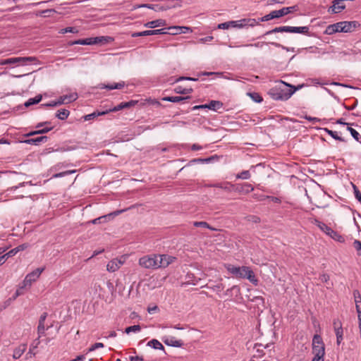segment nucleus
Listing matches in <instances>:
<instances>
[{"label":"nucleus","instance_id":"obj_1","mask_svg":"<svg viewBox=\"0 0 361 361\" xmlns=\"http://www.w3.org/2000/svg\"><path fill=\"white\" fill-rule=\"evenodd\" d=\"M175 257L167 255H147L139 259L138 264L147 269L166 268L173 262Z\"/></svg>","mask_w":361,"mask_h":361},{"label":"nucleus","instance_id":"obj_2","mask_svg":"<svg viewBox=\"0 0 361 361\" xmlns=\"http://www.w3.org/2000/svg\"><path fill=\"white\" fill-rule=\"evenodd\" d=\"M283 84L286 87H290V89L287 87L284 89L281 87H274L271 89L269 92V94L272 99L282 101L288 100L297 90V88L289 85L286 82H283Z\"/></svg>","mask_w":361,"mask_h":361},{"label":"nucleus","instance_id":"obj_3","mask_svg":"<svg viewBox=\"0 0 361 361\" xmlns=\"http://www.w3.org/2000/svg\"><path fill=\"white\" fill-rule=\"evenodd\" d=\"M255 19L252 18H243L239 20H231L220 23L218 25L219 29H228L230 27L243 28L247 27H254L257 25Z\"/></svg>","mask_w":361,"mask_h":361},{"label":"nucleus","instance_id":"obj_4","mask_svg":"<svg viewBox=\"0 0 361 361\" xmlns=\"http://www.w3.org/2000/svg\"><path fill=\"white\" fill-rule=\"evenodd\" d=\"M293 32V33H300L304 35L309 34V27L303 26V27H291V26H281L277 27L274 29L267 32L266 35H269L271 33L276 32Z\"/></svg>","mask_w":361,"mask_h":361},{"label":"nucleus","instance_id":"obj_5","mask_svg":"<svg viewBox=\"0 0 361 361\" xmlns=\"http://www.w3.org/2000/svg\"><path fill=\"white\" fill-rule=\"evenodd\" d=\"M312 353L314 355L324 356L325 345L322 338L319 334H315L312 338Z\"/></svg>","mask_w":361,"mask_h":361},{"label":"nucleus","instance_id":"obj_6","mask_svg":"<svg viewBox=\"0 0 361 361\" xmlns=\"http://www.w3.org/2000/svg\"><path fill=\"white\" fill-rule=\"evenodd\" d=\"M8 65L26 66L30 63H39L38 59L35 56L13 57L8 59Z\"/></svg>","mask_w":361,"mask_h":361},{"label":"nucleus","instance_id":"obj_7","mask_svg":"<svg viewBox=\"0 0 361 361\" xmlns=\"http://www.w3.org/2000/svg\"><path fill=\"white\" fill-rule=\"evenodd\" d=\"M239 271L237 274L236 278L239 279H247L251 283L254 284H257V279L255 277V275L253 271L248 267L243 266L238 267Z\"/></svg>","mask_w":361,"mask_h":361},{"label":"nucleus","instance_id":"obj_8","mask_svg":"<svg viewBox=\"0 0 361 361\" xmlns=\"http://www.w3.org/2000/svg\"><path fill=\"white\" fill-rule=\"evenodd\" d=\"M44 268H37L33 271L27 274L23 281V287H30L33 282H35L44 271Z\"/></svg>","mask_w":361,"mask_h":361},{"label":"nucleus","instance_id":"obj_9","mask_svg":"<svg viewBox=\"0 0 361 361\" xmlns=\"http://www.w3.org/2000/svg\"><path fill=\"white\" fill-rule=\"evenodd\" d=\"M126 257L123 255L120 257L114 258L110 260L106 264V270L109 272H115L118 271L123 264L126 262Z\"/></svg>","mask_w":361,"mask_h":361},{"label":"nucleus","instance_id":"obj_10","mask_svg":"<svg viewBox=\"0 0 361 361\" xmlns=\"http://www.w3.org/2000/svg\"><path fill=\"white\" fill-rule=\"evenodd\" d=\"M318 226L322 231H324L326 235H329L334 240L340 243L344 242L345 239L341 234H339L337 231H334L324 223L320 222Z\"/></svg>","mask_w":361,"mask_h":361},{"label":"nucleus","instance_id":"obj_11","mask_svg":"<svg viewBox=\"0 0 361 361\" xmlns=\"http://www.w3.org/2000/svg\"><path fill=\"white\" fill-rule=\"evenodd\" d=\"M78 99V94L76 92H71L68 94L61 96L59 101L56 102H51L45 104L47 106H56L62 104H68L75 101Z\"/></svg>","mask_w":361,"mask_h":361},{"label":"nucleus","instance_id":"obj_12","mask_svg":"<svg viewBox=\"0 0 361 361\" xmlns=\"http://www.w3.org/2000/svg\"><path fill=\"white\" fill-rule=\"evenodd\" d=\"M341 26L342 27V32H351L356 27L360 26L357 21H341Z\"/></svg>","mask_w":361,"mask_h":361},{"label":"nucleus","instance_id":"obj_13","mask_svg":"<svg viewBox=\"0 0 361 361\" xmlns=\"http://www.w3.org/2000/svg\"><path fill=\"white\" fill-rule=\"evenodd\" d=\"M298 10L297 6H293L289 7H283L280 10L274 11V13L275 15L276 18H279L280 17L284 16L288 13H293Z\"/></svg>","mask_w":361,"mask_h":361},{"label":"nucleus","instance_id":"obj_14","mask_svg":"<svg viewBox=\"0 0 361 361\" xmlns=\"http://www.w3.org/2000/svg\"><path fill=\"white\" fill-rule=\"evenodd\" d=\"M336 32H342V27L340 22L328 25L324 31L325 34L329 35Z\"/></svg>","mask_w":361,"mask_h":361},{"label":"nucleus","instance_id":"obj_15","mask_svg":"<svg viewBox=\"0 0 361 361\" xmlns=\"http://www.w3.org/2000/svg\"><path fill=\"white\" fill-rule=\"evenodd\" d=\"M124 86H125V82L123 81H121L119 82H113V83H110V84H107V85H105V84L99 85V87L101 89H107L109 90H116V89L120 90V89H122Z\"/></svg>","mask_w":361,"mask_h":361},{"label":"nucleus","instance_id":"obj_16","mask_svg":"<svg viewBox=\"0 0 361 361\" xmlns=\"http://www.w3.org/2000/svg\"><path fill=\"white\" fill-rule=\"evenodd\" d=\"M92 44H108L111 43L114 41V38L109 36H102V37H92Z\"/></svg>","mask_w":361,"mask_h":361},{"label":"nucleus","instance_id":"obj_17","mask_svg":"<svg viewBox=\"0 0 361 361\" xmlns=\"http://www.w3.org/2000/svg\"><path fill=\"white\" fill-rule=\"evenodd\" d=\"M235 187V188L234 190L239 192L249 193L250 192H252L254 190L253 186L247 183L237 185Z\"/></svg>","mask_w":361,"mask_h":361},{"label":"nucleus","instance_id":"obj_18","mask_svg":"<svg viewBox=\"0 0 361 361\" xmlns=\"http://www.w3.org/2000/svg\"><path fill=\"white\" fill-rule=\"evenodd\" d=\"M338 0L334 1L333 6L330 8L331 9V12L334 13H341L345 8V6L343 3V1H341V3H338Z\"/></svg>","mask_w":361,"mask_h":361},{"label":"nucleus","instance_id":"obj_19","mask_svg":"<svg viewBox=\"0 0 361 361\" xmlns=\"http://www.w3.org/2000/svg\"><path fill=\"white\" fill-rule=\"evenodd\" d=\"M166 25V21L162 19H158L152 21H149L145 24V27L149 28H154L157 27H161Z\"/></svg>","mask_w":361,"mask_h":361},{"label":"nucleus","instance_id":"obj_20","mask_svg":"<svg viewBox=\"0 0 361 361\" xmlns=\"http://www.w3.org/2000/svg\"><path fill=\"white\" fill-rule=\"evenodd\" d=\"M137 102L133 100L128 102H122L118 106H115L113 109H110L109 111H117L124 108H129L134 106Z\"/></svg>","mask_w":361,"mask_h":361},{"label":"nucleus","instance_id":"obj_21","mask_svg":"<svg viewBox=\"0 0 361 361\" xmlns=\"http://www.w3.org/2000/svg\"><path fill=\"white\" fill-rule=\"evenodd\" d=\"M26 348V344H21L18 346L13 351V357L16 360L20 358L25 351Z\"/></svg>","mask_w":361,"mask_h":361},{"label":"nucleus","instance_id":"obj_22","mask_svg":"<svg viewBox=\"0 0 361 361\" xmlns=\"http://www.w3.org/2000/svg\"><path fill=\"white\" fill-rule=\"evenodd\" d=\"M135 8H148L149 9H152V10H154V11H164V10H166L167 8H164V6H160L159 5H154V4H140V5H136L134 7Z\"/></svg>","mask_w":361,"mask_h":361},{"label":"nucleus","instance_id":"obj_23","mask_svg":"<svg viewBox=\"0 0 361 361\" xmlns=\"http://www.w3.org/2000/svg\"><path fill=\"white\" fill-rule=\"evenodd\" d=\"M353 296L355 298V307L357 313L361 312V295L357 290L353 291Z\"/></svg>","mask_w":361,"mask_h":361},{"label":"nucleus","instance_id":"obj_24","mask_svg":"<svg viewBox=\"0 0 361 361\" xmlns=\"http://www.w3.org/2000/svg\"><path fill=\"white\" fill-rule=\"evenodd\" d=\"M48 137L47 136H40L35 138L27 139L24 141V142L30 145H38L42 142H46Z\"/></svg>","mask_w":361,"mask_h":361},{"label":"nucleus","instance_id":"obj_25","mask_svg":"<svg viewBox=\"0 0 361 361\" xmlns=\"http://www.w3.org/2000/svg\"><path fill=\"white\" fill-rule=\"evenodd\" d=\"M223 103L219 101L216 100H212L209 104H207V109L213 110V111H217L219 109L222 108Z\"/></svg>","mask_w":361,"mask_h":361},{"label":"nucleus","instance_id":"obj_26","mask_svg":"<svg viewBox=\"0 0 361 361\" xmlns=\"http://www.w3.org/2000/svg\"><path fill=\"white\" fill-rule=\"evenodd\" d=\"M209 187H214V188H219L221 189H224L226 191H231V188H235V185L233 184H231L230 183H216L213 185H209Z\"/></svg>","mask_w":361,"mask_h":361},{"label":"nucleus","instance_id":"obj_27","mask_svg":"<svg viewBox=\"0 0 361 361\" xmlns=\"http://www.w3.org/2000/svg\"><path fill=\"white\" fill-rule=\"evenodd\" d=\"M164 342L168 345H171V346H174V347H179L182 344V342L181 341H178V340H176L173 337H171V338H166L165 339L163 340Z\"/></svg>","mask_w":361,"mask_h":361},{"label":"nucleus","instance_id":"obj_28","mask_svg":"<svg viewBox=\"0 0 361 361\" xmlns=\"http://www.w3.org/2000/svg\"><path fill=\"white\" fill-rule=\"evenodd\" d=\"M109 112V111H94L92 114H87V115H85L84 116V120L85 121H90L92 119H94L96 117L99 116H102V115H104L106 114H107Z\"/></svg>","mask_w":361,"mask_h":361},{"label":"nucleus","instance_id":"obj_29","mask_svg":"<svg viewBox=\"0 0 361 361\" xmlns=\"http://www.w3.org/2000/svg\"><path fill=\"white\" fill-rule=\"evenodd\" d=\"M174 91L177 94H186L192 93L193 90L191 87L185 88L180 85H178V86L176 87V88L174 89Z\"/></svg>","mask_w":361,"mask_h":361},{"label":"nucleus","instance_id":"obj_30","mask_svg":"<svg viewBox=\"0 0 361 361\" xmlns=\"http://www.w3.org/2000/svg\"><path fill=\"white\" fill-rule=\"evenodd\" d=\"M224 267L233 276H237V274L240 271L238 267L233 266L231 264H226Z\"/></svg>","mask_w":361,"mask_h":361},{"label":"nucleus","instance_id":"obj_31","mask_svg":"<svg viewBox=\"0 0 361 361\" xmlns=\"http://www.w3.org/2000/svg\"><path fill=\"white\" fill-rule=\"evenodd\" d=\"M188 98H189V97H183L176 96V97H165L162 99L164 101H168V102H171L177 103V102H180L183 100H185L186 99H188Z\"/></svg>","mask_w":361,"mask_h":361},{"label":"nucleus","instance_id":"obj_32","mask_svg":"<svg viewBox=\"0 0 361 361\" xmlns=\"http://www.w3.org/2000/svg\"><path fill=\"white\" fill-rule=\"evenodd\" d=\"M69 113L70 112L68 110L61 109L57 111L56 116L61 120H65L66 118H68Z\"/></svg>","mask_w":361,"mask_h":361},{"label":"nucleus","instance_id":"obj_33","mask_svg":"<svg viewBox=\"0 0 361 361\" xmlns=\"http://www.w3.org/2000/svg\"><path fill=\"white\" fill-rule=\"evenodd\" d=\"M147 345L152 347L154 349H159V350L164 349L163 345L159 341H157L156 339H152V340L149 341L147 343Z\"/></svg>","mask_w":361,"mask_h":361},{"label":"nucleus","instance_id":"obj_34","mask_svg":"<svg viewBox=\"0 0 361 361\" xmlns=\"http://www.w3.org/2000/svg\"><path fill=\"white\" fill-rule=\"evenodd\" d=\"M247 94L255 102L260 103L263 99L258 92H247Z\"/></svg>","mask_w":361,"mask_h":361},{"label":"nucleus","instance_id":"obj_35","mask_svg":"<svg viewBox=\"0 0 361 361\" xmlns=\"http://www.w3.org/2000/svg\"><path fill=\"white\" fill-rule=\"evenodd\" d=\"M41 99H42V96H40V95L36 96L34 98H30L25 103V106L27 107L32 104H37L41 101Z\"/></svg>","mask_w":361,"mask_h":361},{"label":"nucleus","instance_id":"obj_36","mask_svg":"<svg viewBox=\"0 0 361 361\" xmlns=\"http://www.w3.org/2000/svg\"><path fill=\"white\" fill-rule=\"evenodd\" d=\"M72 44H82V45H92V37L78 39L72 43Z\"/></svg>","mask_w":361,"mask_h":361},{"label":"nucleus","instance_id":"obj_37","mask_svg":"<svg viewBox=\"0 0 361 361\" xmlns=\"http://www.w3.org/2000/svg\"><path fill=\"white\" fill-rule=\"evenodd\" d=\"M149 35H153L152 30H145V31L138 32H133L131 35V36L133 37L149 36Z\"/></svg>","mask_w":361,"mask_h":361},{"label":"nucleus","instance_id":"obj_38","mask_svg":"<svg viewBox=\"0 0 361 361\" xmlns=\"http://www.w3.org/2000/svg\"><path fill=\"white\" fill-rule=\"evenodd\" d=\"M326 131H327L328 134L330 135L335 140L341 141V142H344L345 141L343 138H342L341 137H340L338 135V132L333 131V130H326Z\"/></svg>","mask_w":361,"mask_h":361},{"label":"nucleus","instance_id":"obj_39","mask_svg":"<svg viewBox=\"0 0 361 361\" xmlns=\"http://www.w3.org/2000/svg\"><path fill=\"white\" fill-rule=\"evenodd\" d=\"M212 159H213V157H209V158H206V159H201V158L193 159H192L190 161V164H193V163H201V164L209 163Z\"/></svg>","mask_w":361,"mask_h":361},{"label":"nucleus","instance_id":"obj_40","mask_svg":"<svg viewBox=\"0 0 361 361\" xmlns=\"http://www.w3.org/2000/svg\"><path fill=\"white\" fill-rule=\"evenodd\" d=\"M236 178L239 179H249L250 178V173L249 171H243L236 175Z\"/></svg>","mask_w":361,"mask_h":361},{"label":"nucleus","instance_id":"obj_41","mask_svg":"<svg viewBox=\"0 0 361 361\" xmlns=\"http://www.w3.org/2000/svg\"><path fill=\"white\" fill-rule=\"evenodd\" d=\"M141 329L140 325H133L128 326L126 329L125 332L126 334H130V332H137L140 331Z\"/></svg>","mask_w":361,"mask_h":361},{"label":"nucleus","instance_id":"obj_42","mask_svg":"<svg viewBox=\"0 0 361 361\" xmlns=\"http://www.w3.org/2000/svg\"><path fill=\"white\" fill-rule=\"evenodd\" d=\"M335 334L336 336V343H337V345H340L343 339V330L341 329V330L335 331Z\"/></svg>","mask_w":361,"mask_h":361},{"label":"nucleus","instance_id":"obj_43","mask_svg":"<svg viewBox=\"0 0 361 361\" xmlns=\"http://www.w3.org/2000/svg\"><path fill=\"white\" fill-rule=\"evenodd\" d=\"M193 225L195 227H202L213 230V228L206 221H195Z\"/></svg>","mask_w":361,"mask_h":361},{"label":"nucleus","instance_id":"obj_44","mask_svg":"<svg viewBox=\"0 0 361 361\" xmlns=\"http://www.w3.org/2000/svg\"><path fill=\"white\" fill-rule=\"evenodd\" d=\"M67 32H72V33H78V30L76 27H68L63 29H61L59 32V33L65 34Z\"/></svg>","mask_w":361,"mask_h":361},{"label":"nucleus","instance_id":"obj_45","mask_svg":"<svg viewBox=\"0 0 361 361\" xmlns=\"http://www.w3.org/2000/svg\"><path fill=\"white\" fill-rule=\"evenodd\" d=\"M75 171H76L75 170H68V171H63V172H61V173H58L54 174V175H53V178H61V177H63V176H67V175H69V174L73 173H75Z\"/></svg>","mask_w":361,"mask_h":361},{"label":"nucleus","instance_id":"obj_46","mask_svg":"<svg viewBox=\"0 0 361 361\" xmlns=\"http://www.w3.org/2000/svg\"><path fill=\"white\" fill-rule=\"evenodd\" d=\"M333 326H334V331L343 329L342 323L338 319H334Z\"/></svg>","mask_w":361,"mask_h":361},{"label":"nucleus","instance_id":"obj_47","mask_svg":"<svg viewBox=\"0 0 361 361\" xmlns=\"http://www.w3.org/2000/svg\"><path fill=\"white\" fill-rule=\"evenodd\" d=\"M183 29L190 30L188 27H180V26H173V27H171L169 28V30H175V32H173V34H177V33H180V32L186 33L185 31H183Z\"/></svg>","mask_w":361,"mask_h":361},{"label":"nucleus","instance_id":"obj_48","mask_svg":"<svg viewBox=\"0 0 361 361\" xmlns=\"http://www.w3.org/2000/svg\"><path fill=\"white\" fill-rule=\"evenodd\" d=\"M104 345L102 343H95L94 344L92 345L87 350V353L92 352L95 350L97 348H103Z\"/></svg>","mask_w":361,"mask_h":361},{"label":"nucleus","instance_id":"obj_49","mask_svg":"<svg viewBox=\"0 0 361 361\" xmlns=\"http://www.w3.org/2000/svg\"><path fill=\"white\" fill-rule=\"evenodd\" d=\"M347 130L350 133L353 138H355L356 140H359L360 134L356 130L351 127H348Z\"/></svg>","mask_w":361,"mask_h":361},{"label":"nucleus","instance_id":"obj_50","mask_svg":"<svg viewBox=\"0 0 361 361\" xmlns=\"http://www.w3.org/2000/svg\"><path fill=\"white\" fill-rule=\"evenodd\" d=\"M353 247L357 251L358 255H361V242L357 240H355L353 242Z\"/></svg>","mask_w":361,"mask_h":361},{"label":"nucleus","instance_id":"obj_51","mask_svg":"<svg viewBox=\"0 0 361 361\" xmlns=\"http://www.w3.org/2000/svg\"><path fill=\"white\" fill-rule=\"evenodd\" d=\"M25 288L26 287H23V283H22L21 285L19 286V288L16 290V293L13 296V298L16 299L17 297L23 295L24 293L23 289Z\"/></svg>","mask_w":361,"mask_h":361},{"label":"nucleus","instance_id":"obj_52","mask_svg":"<svg viewBox=\"0 0 361 361\" xmlns=\"http://www.w3.org/2000/svg\"><path fill=\"white\" fill-rule=\"evenodd\" d=\"M37 331H38L39 337L44 334V331H45L44 323L39 322Z\"/></svg>","mask_w":361,"mask_h":361},{"label":"nucleus","instance_id":"obj_53","mask_svg":"<svg viewBox=\"0 0 361 361\" xmlns=\"http://www.w3.org/2000/svg\"><path fill=\"white\" fill-rule=\"evenodd\" d=\"M329 276L326 274H322L319 276V280L324 283L329 284Z\"/></svg>","mask_w":361,"mask_h":361},{"label":"nucleus","instance_id":"obj_54","mask_svg":"<svg viewBox=\"0 0 361 361\" xmlns=\"http://www.w3.org/2000/svg\"><path fill=\"white\" fill-rule=\"evenodd\" d=\"M274 18H275V15L274 13V11H273L270 12L269 14L264 16L262 18V21H267V20H271Z\"/></svg>","mask_w":361,"mask_h":361},{"label":"nucleus","instance_id":"obj_55","mask_svg":"<svg viewBox=\"0 0 361 361\" xmlns=\"http://www.w3.org/2000/svg\"><path fill=\"white\" fill-rule=\"evenodd\" d=\"M353 188L356 199H357L358 201L361 202V192L355 185H353Z\"/></svg>","mask_w":361,"mask_h":361},{"label":"nucleus","instance_id":"obj_56","mask_svg":"<svg viewBox=\"0 0 361 361\" xmlns=\"http://www.w3.org/2000/svg\"><path fill=\"white\" fill-rule=\"evenodd\" d=\"M193 80V81L197 80V79L194 78L180 76L175 80V82H180L182 80Z\"/></svg>","mask_w":361,"mask_h":361},{"label":"nucleus","instance_id":"obj_57","mask_svg":"<svg viewBox=\"0 0 361 361\" xmlns=\"http://www.w3.org/2000/svg\"><path fill=\"white\" fill-rule=\"evenodd\" d=\"M266 199H269L271 200L272 202H275V203H281V200L279 197H274V196H266L265 197Z\"/></svg>","mask_w":361,"mask_h":361},{"label":"nucleus","instance_id":"obj_58","mask_svg":"<svg viewBox=\"0 0 361 361\" xmlns=\"http://www.w3.org/2000/svg\"><path fill=\"white\" fill-rule=\"evenodd\" d=\"M266 43L263 42H259L255 44H246L245 47H255L262 48Z\"/></svg>","mask_w":361,"mask_h":361},{"label":"nucleus","instance_id":"obj_59","mask_svg":"<svg viewBox=\"0 0 361 361\" xmlns=\"http://www.w3.org/2000/svg\"><path fill=\"white\" fill-rule=\"evenodd\" d=\"M28 247H29L28 244L24 243V244H22V245H20L17 246L16 248V250H17V251L18 252L20 251H23V250H25Z\"/></svg>","mask_w":361,"mask_h":361},{"label":"nucleus","instance_id":"obj_60","mask_svg":"<svg viewBox=\"0 0 361 361\" xmlns=\"http://www.w3.org/2000/svg\"><path fill=\"white\" fill-rule=\"evenodd\" d=\"M17 253H18V251H17L16 248L15 247V248L11 250L7 253H6V256L8 257V258H9L11 257L16 255Z\"/></svg>","mask_w":361,"mask_h":361},{"label":"nucleus","instance_id":"obj_61","mask_svg":"<svg viewBox=\"0 0 361 361\" xmlns=\"http://www.w3.org/2000/svg\"><path fill=\"white\" fill-rule=\"evenodd\" d=\"M52 128H53V127H46L42 129L37 130V133H39V134L47 133L49 132Z\"/></svg>","mask_w":361,"mask_h":361},{"label":"nucleus","instance_id":"obj_62","mask_svg":"<svg viewBox=\"0 0 361 361\" xmlns=\"http://www.w3.org/2000/svg\"><path fill=\"white\" fill-rule=\"evenodd\" d=\"M224 287L222 283H220V284L214 286L213 287H211V288L213 290H216V291H221L224 289Z\"/></svg>","mask_w":361,"mask_h":361},{"label":"nucleus","instance_id":"obj_63","mask_svg":"<svg viewBox=\"0 0 361 361\" xmlns=\"http://www.w3.org/2000/svg\"><path fill=\"white\" fill-rule=\"evenodd\" d=\"M153 35H162L166 34V32L165 29H158V30H152Z\"/></svg>","mask_w":361,"mask_h":361},{"label":"nucleus","instance_id":"obj_64","mask_svg":"<svg viewBox=\"0 0 361 361\" xmlns=\"http://www.w3.org/2000/svg\"><path fill=\"white\" fill-rule=\"evenodd\" d=\"M130 361H143L142 357L140 356H130Z\"/></svg>","mask_w":361,"mask_h":361}]
</instances>
